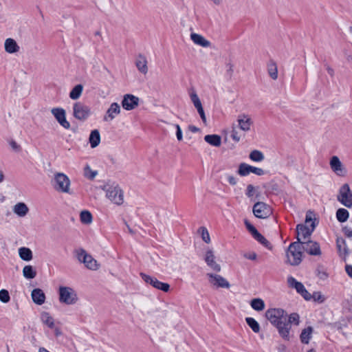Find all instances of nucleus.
Listing matches in <instances>:
<instances>
[{"mask_svg":"<svg viewBox=\"0 0 352 352\" xmlns=\"http://www.w3.org/2000/svg\"><path fill=\"white\" fill-rule=\"evenodd\" d=\"M265 317L285 341H289L293 338L292 326H298L300 323V316L298 313L288 314L285 309L280 307L269 308L265 313Z\"/></svg>","mask_w":352,"mask_h":352,"instance_id":"nucleus-1","label":"nucleus"},{"mask_svg":"<svg viewBox=\"0 0 352 352\" xmlns=\"http://www.w3.org/2000/svg\"><path fill=\"white\" fill-rule=\"evenodd\" d=\"M58 302L64 305H75L79 302L77 291L71 286L60 285L57 289Z\"/></svg>","mask_w":352,"mask_h":352,"instance_id":"nucleus-2","label":"nucleus"},{"mask_svg":"<svg viewBox=\"0 0 352 352\" xmlns=\"http://www.w3.org/2000/svg\"><path fill=\"white\" fill-rule=\"evenodd\" d=\"M105 192V197L113 204L120 206L124 201V191L122 188L116 183H107L102 187Z\"/></svg>","mask_w":352,"mask_h":352,"instance_id":"nucleus-3","label":"nucleus"},{"mask_svg":"<svg viewBox=\"0 0 352 352\" xmlns=\"http://www.w3.org/2000/svg\"><path fill=\"white\" fill-rule=\"evenodd\" d=\"M305 223L307 225L298 224L296 227L297 237L298 241L309 237L316 228V219L314 214L308 211L306 214Z\"/></svg>","mask_w":352,"mask_h":352,"instance_id":"nucleus-4","label":"nucleus"},{"mask_svg":"<svg viewBox=\"0 0 352 352\" xmlns=\"http://www.w3.org/2000/svg\"><path fill=\"white\" fill-rule=\"evenodd\" d=\"M52 184L54 189L58 192L69 195L73 193L71 188L72 182L69 177L64 173H55L54 174Z\"/></svg>","mask_w":352,"mask_h":352,"instance_id":"nucleus-5","label":"nucleus"},{"mask_svg":"<svg viewBox=\"0 0 352 352\" xmlns=\"http://www.w3.org/2000/svg\"><path fill=\"white\" fill-rule=\"evenodd\" d=\"M302 248L299 242L289 245L286 252V262L291 265H298L302 258Z\"/></svg>","mask_w":352,"mask_h":352,"instance_id":"nucleus-6","label":"nucleus"},{"mask_svg":"<svg viewBox=\"0 0 352 352\" xmlns=\"http://www.w3.org/2000/svg\"><path fill=\"white\" fill-rule=\"evenodd\" d=\"M76 254L77 259L80 263H82L87 269L96 271L100 268V265L98 263V262L85 250H77L76 251Z\"/></svg>","mask_w":352,"mask_h":352,"instance_id":"nucleus-7","label":"nucleus"},{"mask_svg":"<svg viewBox=\"0 0 352 352\" xmlns=\"http://www.w3.org/2000/svg\"><path fill=\"white\" fill-rule=\"evenodd\" d=\"M91 115V108L82 102H76L72 106V116L78 121L84 122Z\"/></svg>","mask_w":352,"mask_h":352,"instance_id":"nucleus-8","label":"nucleus"},{"mask_svg":"<svg viewBox=\"0 0 352 352\" xmlns=\"http://www.w3.org/2000/svg\"><path fill=\"white\" fill-rule=\"evenodd\" d=\"M331 170L338 177H345L348 175V169L337 155H332L329 161Z\"/></svg>","mask_w":352,"mask_h":352,"instance_id":"nucleus-9","label":"nucleus"},{"mask_svg":"<svg viewBox=\"0 0 352 352\" xmlns=\"http://www.w3.org/2000/svg\"><path fill=\"white\" fill-rule=\"evenodd\" d=\"M338 201L346 208L352 207V191L348 184H342L337 195Z\"/></svg>","mask_w":352,"mask_h":352,"instance_id":"nucleus-10","label":"nucleus"},{"mask_svg":"<svg viewBox=\"0 0 352 352\" xmlns=\"http://www.w3.org/2000/svg\"><path fill=\"white\" fill-rule=\"evenodd\" d=\"M206 277L209 284L213 287L223 289H229L230 287L228 280L218 274L208 273Z\"/></svg>","mask_w":352,"mask_h":352,"instance_id":"nucleus-11","label":"nucleus"},{"mask_svg":"<svg viewBox=\"0 0 352 352\" xmlns=\"http://www.w3.org/2000/svg\"><path fill=\"white\" fill-rule=\"evenodd\" d=\"M204 259L207 265L212 270L219 272L221 270V265L217 262L215 252L212 248H208L204 253Z\"/></svg>","mask_w":352,"mask_h":352,"instance_id":"nucleus-12","label":"nucleus"},{"mask_svg":"<svg viewBox=\"0 0 352 352\" xmlns=\"http://www.w3.org/2000/svg\"><path fill=\"white\" fill-rule=\"evenodd\" d=\"M287 283L289 287L295 289L305 300H309L311 298L310 293L306 289L302 283L298 282L293 276H288Z\"/></svg>","mask_w":352,"mask_h":352,"instance_id":"nucleus-13","label":"nucleus"},{"mask_svg":"<svg viewBox=\"0 0 352 352\" xmlns=\"http://www.w3.org/2000/svg\"><path fill=\"white\" fill-rule=\"evenodd\" d=\"M189 97L194 107L196 109L204 125H207V118L202 105V102L195 91L189 93Z\"/></svg>","mask_w":352,"mask_h":352,"instance_id":"nucleus-14","label":"nucleus"},{"mask_svg":"<svg viewBox=\"0 0 352 352\" xmlns=\"http://www.w3.org/2000/svg\"><path fill=\"white\" fill-rule=\"evenodd\" d=\"M122 112L121 106L116 102H111L105 111L102 120L105 122L114 120Z\"/></svg>","mask_w":352,"mask_h":352,"instance_id":"nucleus-15","label":"nucleus"},{"mask_svg":"<svg viewBox=\"0 0 352 352\" xmlns=\"http://www.w3.org/2000/svg\"><path fill=\"white\" fill-rule=\"evenodd\" d=\"M51 113L58 123L64 129H69L71 127L69 122L66 118V111L62 107H54L51 109Z\"/></svg>","mask_w":352,"mask_h":352,"instance_id":"nucleus-16","label":"nucleus"},{"mask_svg":"<svg viewBox=\"0 0 352 352\" xmlns=\"http://www.w3.org/2000/svg\"><path fill=\"white\" fill-rule=\"evenodd\" d=\"M253 213L257 218L265 219L272 214L271 208L264 202H256L253 206Z\"/></svg>","mask_w":352,"mask_h":352,"instance_id":"nucleus-17","label":"nucleus"},{"mask_svg":"<svg viewBox=\"0 0 352 352\" xmlns=\"http://www.w3.org/2000/svg\"><path fill=\"white\" fill-rule=\"evenodd\" d=\"M140 276L146 284L163 292H168L170 285L168 283L160 282L156 278L145 274H141Z\"/></svg>","mask_w":352,"mask_h":352,"instance_id":"nucleus-18","label":"nucleus"},{"mask_svg":"<svg viewBox=\"0 0 352 352\" xmlns=\"http://www.w3.org/2000/svg\"><path fill=\"white\" fill-rule=\"evenodd\" d=\"M122 107L126 111H131L139 106L140 98L133 94H127L123 96Z\"/></svg>","mask_w":352,"mask_h":352,"instance_id":"nucleus-19","label":"nucleus"},{"mask_svg":"<svg viewBox=\"0 0 352 352\" xmlns=\"http://www.w3.org/2000/svg\"><path fill=\"white\" fill-rule=\"evenodd\" d=\"M239 128L243 132H249L253 126V120L251 116L246 113H241L236 119Z\"/></svg>","mask_w":352,"mask_h":352,"instance_id":"nucleus-20","label":"nucleus"},{"mask_svg":"<svg viewBox=\"0 0 352 352\" xmlns=\"http://www.w3.org/2000/svg\"><path fill=\"white\" fill-rule=\"evenodd\" d=\"M245 224L247 229L251 233L254 239H256L258 242H259L268 250L272 249V245L271 243L261 234H260L252 225H251L247 221L245 222Z\"/></svg>","mask_w":352,"mask_h":352,"instance_id":"nucleus-21","label":"nucleus"},{"mask_svg":"<svg viewBox=\"0 0 352 352\" xmlns=\"http://www.w3.org/2000/svg\"><path fill=\"white\" fill-rule=\"evenodd\" d=\"M190 39L194 45L203 48H210L212 46L211 42L201 34L194 32H190Z\"/></svg>","mask_w":352,"mask_h":352,"instance_id":"nucleus-22","label":"nucleus"},{"mask_svg":"<svg viewBox=\"0 0 352 352\" xmlns=\"http://www.w3.org/2000/svg\"><path fill=\"white\" fill-rule=\"evenodd\" d=\"M135 65L138 71L142 75H146L148 72V60L147 58L142 55L139 54L135 60Z\"/></svg>","mask_w":352,"mask_h":352,"instance_id":"nucleus-23","label":"nucleus"},{"mask_svg":"<svg viewBox=\"0 0 352 352\" xmlns=\"http://www.w3.org/2000/svg\"><path fill=\"white\" fill-rule=\"evenodd\" d=\"M305 245L302 247L303 249L310 255L312 256H321L322 250L320 244L314 241H309L307 243H304Z\"/></svg>","mask_w":352,"mask_h":352,"instance_id":"nucleus-24","label":"nucleus"},{"mask_svg":"<svg viewBox=\"0 0 352 352\" xmlns=\"http://www.w3.org/2000/svg\"><path fill=\"white\" fill-rule=\"evenodd\" d=\"M30 209L24 202H17L12 206V212L17 217L23 218L29 213Z\"/></svg>","mask_w":352,"mask_h":352,"instance_id":"nucleus-25","label":"nucleus"},{"mask_svg":"<svg viewBox=\"0 0 352 352\" xmlns=\"http://www.w3.org/2000/svg\"><path fill=\"white\" fill-rule=\"evenodd\" d=\"M31 297L34 303L37 305H42L45 303L46 296L41 289H34L31 292Z\"/></svg>","mask_w":352,"mask_h":352,"instance_id":"nucleus-26","label":"nucleus"},{"mask_svg":"<svg viewBox=\"0 0 352 352\" xmlns=\"http://www.w3.org/2000/svg\"><path fill=\"white\" fill-rule=\"evenodd\" d=\"M5 51L9 54L17 53L20 50V47L15 40L12 38H6L4 42Z\"/></svg>","mask_w":352,"mask_h":352,"instance_id":"nucleus-27","label":"nucleus"},{"mask_svg":"<svg viewBox=\"0 0 352 352\" xmlns=\"http://www.w3.org/2000/svg\"><path fill=\"white\" fill-rule=\"evenodd\" d=\"M40 320L42 324L48 328L54 327L55 320L52 314L45 311H43L40 314Z\"/></svg>","mask_w":352,"mask_h":352,"instance_id":"nucleus-28","label":"nucleus"},{"mask_svg":"<svg viewBox=\"0 0 352 352\" xmlns=\"http://www.w3.org/2000/svg\"><path fill=\"white\" fill-rule=\"evenodd\" d=\"M336 247L340 256L345 257L349 254V249L344 239L341 237L337 238Z\"/></svg>","mask_w":352,"mask_h":352,"instance_id":"nucleus-29","label":"nucleus"},{"mask_svg":"<svg viewBox=\"0 0 352 352\" xmlns=\"http://www.w3.org/2000/svg\"><path fill=\"white\" fill-rule=\"evenodd\" d=\"M313 333L314 329L312 327L309 326L304 328L302 330L301 333L300 335V339L301 342L306 344H309L312 338Z\"/></svg>","mask_w":352,"mask_h":352,"instance_id":"nucleus-30","label":"nucleus"},{"mask_svg":"<svg viewBox=\"0 0 352 352\" xmlns=\"http://www.w3.org/2000/svg\"><path fill=\"white\" fill-rule=\"evenodd\" d=\"M18 254L20 258L26 262H29L33 258L32 251L27 247L19 248L18 249Z\"/></svg>","mask_w":352,"mask_h":352,"instance_id":"nucleus-31","label":"nucleus"},{"mask_svg":"<svg viewBox=\"0 0 352 352\" xmlns=\"http://www.w3.org/2000/svg\"><path fill=\"white\" fill-rule=\"evenodd\" d=\"M100 134L98 129L92 130L89 137V142L91 148L97 147L100 143Z\"/></svg>","mask_w":352,"mask_h":352,"instance_id":"nucleus-32","label":"nucleus"},{"mask_svg":"<svg viewBox=\"0 0 352 352\" xmlns=\"http://www.w3.org/2000/svg\"><path fill=\"white\" fill-rule=\"evenodd\" d=\"M204 140L210 145L215 147H219L221 144V138L216 134L205 135Z\"/></svg>","mask_w":352,"mask_h":352,"instance_id":"nucleus-33","label":"nucleus"},{"mask_svg":"<svg viewBox=\"0 0 352 352\" xmlns=\"http://www.w3.org/2000/svg\"><path fill=\"white\" fill-rule=\"evenodd\" d=\"M250 307L256 311H262L265 308L264 300L260 298H253L250 302Z\"/></svg>","mask_w":352,"mask_h":352,"instance_id":"nucleus-34","label":"nucleus"},{"mask_svg":"<svg viewBox=\"0 0 352 352\" xmlns=\"http://www.w3.org/2000/svg\"><path fill=\"white\" fill-rule=\"evenodd\" d=\"M23 276L26 279H33L36 276V271L30 265H25L22 270Z\"/></svg>","mask_w":352,"mask_h":352,"instance_id":"nucleus-35","label":"nucleus"},{"mask_svg":"<svg viewBox=\"0 0 352 352\" xmlns=\"http://www.w3.org/2000/svg\"><path fill=\"white\" fill-rule=\"evenodd\" d=\"M83 91V86L77 85L74 86L69 92V98L72 100H76L80 98Z\"/></svg>","mask_w":352,"mask_h":352,"instance_id":"nucleus-36","label":"nucleus"},{"mask_svg":"<svg viewBox=\"0 0 352 352\" xmlns=\"http://www.w3.org/2000/svg\"><path fill=\"white\" fill-rule=\"evenodd\" d=\"M252 166L246 164L241 163L239 165L237 173L241 177H245L252 173Z\"/></svg>","mask_w":352,"mask_h":352,"instance_id":"nucleus-37","label":"nucleus"},{"mask_svg":"<svg viewBox=\"0 0 352 352\" xmlns=\"http://www.w3.org/2000/svg\"><path fill=\"white\" fill-rule=\"evenodd\" d=\"M245 195L248 197L254 200L259 197V192L257 187L254 186L252 184H249L247 186Z\"/></svg>","mask_w":352,"mask_h":352,"instance_id":"nucleus-38","label":"nucleus"},{"mask_svg":"<svg viewBox=\"0 0 352 352\" xmlns=\"http://www.w3.org/2000/svg\"><path fill=\"white\" fill-rule=\"evenodd\" d=\"M250 159L254 162H261L265 160V155L258 150H253L250 153Z\"/></svg>","mask_w":352,"mask_h":352,"instance_id":"nucleus-39","label":"nucleus"},{"mask_svg":"<svg viewBox=\"0 0 352 352\" xmlns=\"http://www.w3.org/2000/svg\"><path fill=\"white\" fill-rule=\"evenodd\" d=\"M349 217V212L344 208H339L336 212V218L340 223L347 221Z\"/></svg>","mask_w":352,"mask_h":352,"instance_id":"nucleus-40","label":"nucleus"},{"mask_svg":"<svg viewBox=\"0 0 352 352\" xmlns=\"http://www.w3.org/2000/svg\"><path fill=\"white\" fill-rule=\"evenodd\" d=\"M80 219L83 224H90L93 221L92 214L88 210H82L80 213Z\"/></svg>","mask_w":352,"mask_h":352,"instance_id":"nucleus-41","label":"nucleus"},{"mask_svg":"<svg viewBox=\"0 0 352 352\" xmlns=\"http://www.w3.org/2000/svg\"><path fill=\"white\" fill-rule=\"evenodd\" d=\"M83 175L86 178L93 179L98 175V172L93 170L89 164H86L83 168Z\"/></svg>","mask_w":352,"mask_h":352,"instance_id":"nucleus-42","label":"nucleus"},{"mask_svg":"<svg viewBox=\"0 0 352 352\" xmlns=\"http://www.w3.org/2000/svg\"><path fill=\"white\" fill-rule=\"evenodd\" d=\"M245 321L248 326L252 329L254 333H258L261 330L260 324L253 318L248 317L245 318Z\"/></svg>","mask_w":352,"mask_h":352,"instance_id":"nucleus-43","label":"nucleus"},{"mask_svg":"<svg viewBox=\"0 0 352 352\" xmlns=\"http://www.w3.org/2000/svg\"><path fill=\"white\" fill-rule=\"evenodd\" d=\"M267 72L269 76L273 79L276 80L278 78V68L275 63L271 62L267 65Z\"/></svg>","mask_w":352,"mask_h":352,"instance_id":"nucleus-44","label":"nucleus"},{"mask_svg":"<svg viewBox=\"0 0 352 352\" xmlns=\"http://www.w3.org/2000/svg\"><path fill=\"white\" fill-rule=\"evenodd\" d=\"M309 300H313L318 303H323L326 300V296L321 292H315L312 294L310 293Z\"/></svg>","mask_w":352,"mask_h":352,"instance_id":"nucleus-45","label":"nucleus"},{"mask_svg":"<svg viewBox=\"0 0 352 352\" xmlns=\"http://www.w3.org/2000/svg\"><path fill=\"white\" fill-rule=\"evenodd\" d=\"M199 233L201 236V239L206 243H210V236L209 232L205 227H201L199 229Z\"/></svg>","mask_w":352,"mask_h":352,"instance_id":"nucleus-46","label":"nucleus"},{"mask_svg":"<svg viewBox=\"0 0 352 352\" xmlns=\"http://www.w3.org/2000/svg\"><path fill=\"white\" fill-rule=\"evenodd\" d=\"M10 300V296L8 290L2 289L0 290V301L3 303H8Z\"/></svg>","mask_w":352,"mask_h":352,"instance_id":"nucleus-47","label":"nucleus"},{"mask_svg":"<svg viewBox=\"0 0 352 352\" xmlns=\"http://www.w3.org/2000/svg\"><path fill=\"white\" fill-rule=\"evenodd\" d=\"M243 256L247 258V259H249V260H251V261H256V258H257V254L256 252H245L244 254H243Z\"/></svg>","mask_w":352,"mask_h":352,"instance_id":"nucleus-48","label":"nucleus"},{"mask_svg":"<svg viewBox=\"0 0 352 352\" xmlns=\"http://www.w3.org/2000/svg\"><path fill=\"white\" fill-rule=\"evenodd\" d=\"M227 182L232 186H235L237 184V179L232 175H226Z\"/></svg>","mask_w":352,"mask_h":352,"instance_id":"nucleus-49","label":"nucleus"},{"mask_svg":"<svg viewBox=\"0 0 352 352\" xmlns=\"http://www.w3.org/2000/svg\"><path fill=\"white\" fill-rule=\"evenodd\" d=\"M252 173H254V174H255L256 175H258V176H261V175H263L265 174V171H264L263 169H262L261 168H258V167L252 166Z\"/></svg>","mask_w":352,"mask_h":352,"instance_id":"nucleus-50","label":"nucleus"},{"mask_svg":"<svg viewBox=\"0 0 352 352\" xmlns=\"http://www.w3.org/2000/svg\"><path fill=\"white\" fill-rule=\"evenodd\" d=\"M175 126L176 129L177 139L179 141H182L183 140V134H182V129L179 124H175Z\"/></svg>","mask_w":352,"mask_h":352,"instance_id":"nucleus-51","label":"nucleus"},{"mask_svg":"<svg viewBox=\"0 0 352 352\" xmlns=\"http://www.w3.org/2000/svg\"><path fill=\"white\" fill-rule=\"evenodd\" d=\"M231 138H232V140H234L235 142H239L241 139V135L235 130H233L232 131Z\"/></svg>","mask_w":352,"mask_h":352,"instance_id":"nucleus-52","label":"nucleus"},{"mask_svg":"<svg viewBox=\"0 0 352 352\" xmlns=\"http://www.w3.org/2000/svg\"><path fill=\"white\" fill-rule=\"evenodd\" d=\"M50 329L54 331V333L56 337H58L62 335L61 329L54 324V327L50 328Z\"/></svg>","mask_w":352,"mask_h":352,"instance_id":"nucleus-53","label":"nucleus"},{"mask_svg":"<svg viewBox=\"0 0 352 352\" xmlns=\"http://www.w3.org/2000/svg\"><path fill=\"white\" fill-rule=\"evenodd\" d=\"M345 271L347 274V275L352 278V265H346L345 267Z\"/></svg>","mask_w":352,"mask_h":352,"instance_id":"nucleus-54","label":"nucleus"},{"mask_svg":"<svg viewBox=\"0 0 352 352\" xmlns=\"http://www.w3.org/2000/svg\"><path fill=\"white\" fill-rule=\"evenodd\" d=\"M5 174L3 170L0 168V184H2L5 181Z\"/></svg>","mask_w":352,"mask_h":352,"instance_id":"nucleus-55","label":"nucleus"},{"mask_svg":"<svg viewBox=\"0 0 352 352\" xmlns=\"http://www.w3.org/2000/svg\"><path fill=\"white\" fill-rule=\"evenodd\" d=\"M213 4L219 6L222 3V0H210Z\"/></svg>","mask_w":352,"mask_h":352,"instance_id":"nucleus-56","label":"nucleus"},{"mask_svg":"<svg viewBox=\"0 0 352 352\" xmlns=\"http://www.w3.org/2000/svg\"><path fill=\"white\" fill-rule=\"evenodd\" d=\"M189 129L192 132L194 133L197 132L199 131V129L195 126H190Z\"/></svg>","mask_w":352,"mask_h":352,"instance_id":"nucleus-57","label":"nucleus"},{"mask_svg":"<svg viewBox=\"0 0 352 352\" xmlns=\"http://www.w3.org/2000/svg\"><path fill=\"white\" fill-rule=\"evenodd\" d=\"M38 352H50V351H48L47 349H46L44 347H40L38 350Z\"/></svg>","mask_w":352,"mask_h":352,"instance_id":"nucleus-58","label":"nucleus"},{"mask_svg":"<svg viewBox=\"0 0 352 352\" xmlns=\"http://www.w3.org/2000/svg\"><path fill=\"white\" fill-rule=\"evenodd\" d=\"M307 352H316V351L313 349H311Z\"/></svg>","mask_w":352,"mask_h":352,"instance_id":"nucleus-59","label":"nucleus"},{"mask_svg":"<svg viewBox=\"0 0 352 352\" xmlns=\"http://www.w3.org/2000/svg\"><path fill=\"white\" fill-rule=\"evenodd\" d=\"M349 32L352 35V26L349 28Z\"/></svg>","mask_w":352,"mask_h":352,"instance_id":"nucleus-60","label":"nucleus"},{"mask_svg":"<svg viewBox=\"0 0 352 352\" xmlns=\"http://www.w3.org/2000/svg\"><path fill=\"white\" fill-rule=\"evenodd\" d=\"M351 308L352 311V296H351Z\"/></svg>","mask_w":352,"mask_h":352,"instance_id":"nucleus-61","label":"nucleus"}]
</instances>
